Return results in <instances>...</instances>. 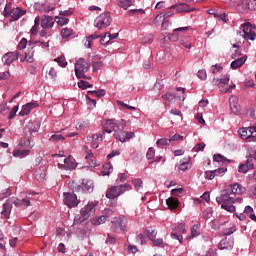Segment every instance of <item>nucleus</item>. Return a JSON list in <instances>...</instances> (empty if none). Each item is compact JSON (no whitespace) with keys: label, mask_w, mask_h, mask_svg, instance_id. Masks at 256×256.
Segmentation results:
<instances>
[{"label":"nucleus","mask_w":256,"mask_h":256,"mask_svg":"<svg viewBox=\"0 0 256 256\" xmlns=\"http://www.w3.org/2000/svg\"><path fill=\"white\" fill-rule=\"evenodd\" d=\"M213 161H216V163H225L227 161V158L221 154H215L213 156Z\"/></svg>","instance_id":"46"},{"label":"nucleus","mask_w":256,"mask_h":256,"mask_svg":"<svg viewBox=\"0 0 256 256\" xmlns=\"http://www.w3.org/2000/svg\"><path fill=\"white\" fill-rule=\"evenodd\" d=\"M242 32L240 33L241 37L246 39V41H255L256 31L254 30L251 23L247 22L241 26Z\"/></svg>","instance_id":"6"},{"label":"nucleus","mask_w":256,"mask_h":256,"mask_svg":"<svg viewBox=\"0 0 256 256\" xmlns=\"http://www.w3.org/2000/svg\"><path fill=\"white\" fill-rule=\"evenodd\" d=\"M117 239L115 238V236H113V234H108V237L106 239V243L107 245H115Z\"/></svg>","instance_id":"61"},{"label":"nucleus","mask_w":256,"mask_h":256,"mask_svg":"<svg viewBox=\"0 0 256 256\" xmlns=\"http://www.w3.org/2000/svg\"><path fill=\"white\" fill-rule=\"evenodd\" d=\"M32 45H33V42L31 41L28 42L26 38H22L18 44V49L23 50L26 47H28V49H31V47H33Z\"/></svg>","instance_id":"30"},{"label":"nucleus","mask_w":256,"mask_h":256,"mask_svg":"<svg viewBox=\"0 0 256 256\" xmlns=\"http://www.w3.org/2000/svg\"><path fill=\"white\" fill-rule=\"evenodd\" d=\"M71 35H73V29L66 27L61 30V36L63 39H69Z\"/></svg>","instance_id":"34"},{"label":"nucleus","mask_w":256,"mask_h":256,"mask_svg":"<svg viewBox=\"0 0 256 256\" xmlns=\"http://www.w3.org/2000/svg\"><path fill=\"white\" fill-rule=\"evenodd\" d=\"M227 223H229V221H225L224 223H221L218 220L214 219L210 222V227L211 229H214V231H217L221 229V226L227 225Z\"/></svg>","instance_id":"29"},{"label":"nucleus","mask_w":256,"mask_h":256,"mask_svg":"<svg viewBox=\"0 0 256 256\" xmlns=\"http://www.w3.org/2000/svg\"><path fill=\"white\" fill-rule=\"evenodd\" d=\"M117 105H119V107H122V109H128L130 111H136V109H137L133 106H129L128 104L124 103L123 101H117Z\"/></svg>","instance_id":"49"},{"label":"nucleus","mask_w":256,"mask_h":256,"mask_svg":"<svg viewBox=\"0 0 256 256\" xmlns=\"http://www.w3.org/2000/svg\"><path fill=\"white\" fill-rule=\"evenodd\" d=\"M133 5V1L131 0H120L118 1V6L121 7V9L127 10L128 7H131Z\"/></svg>","instance_id":"35"},{"label":"nucleus","mask_w":256,"mask_h":256,"mask_svg":"<svg viewBox=\"0 0 256 256\" xmlns=\"http://www.w3.org/2000/svg\"><path fill=\"white\" fill-rule=\"evenodd\" d=\"M40 23H41V18L37 16L34 20V27L31 28V35H37V33H39Z\"/></svg>","instance_id":"31"},{"label":"nucleus","mask_w":256,"mask_h":256,"mask_svg":"<svg viewBox=\"0 0 256 256\" xmlns=\"http://www.w3.org/2000/svg\"><path fill=\"white\" fill-rule=\"evenodd\" d=\"M191 235L192 237H199V235H201V230L199 228V225L192 226Z\"/></svg>","instance_id":"44"},{"label":"nucleus","mask_w":256,"mask_h":256,"mask_svg":"<svg viewBox=\"0 0 256 256\" xmlns=\"http://www.w3.org/2000/svg\"><path fill=\"white\" fill-rule=\"evenodd\" d=\"M229 74H226L223 78H213L212 85H227L229 83Z\"/></svg>","instance_id":"27"},{"label":"nucleus","mask_w":256,"mask_h":256,"mask_svg":"<svg viewBox=\"0 0 256 256\" xmlns=\"http://www.w3.org/2000/svg\"><path fill=\"white\" fill-rule=\"evenodd\" d=\"M170 9H176V13H191L193 11L188 4L172 5Z\"/></svg>","instance_id":"22"},{"label":"nucleus","mask_w":256,"mask_h":256,"mask_svg":"<svg viewBox=\"0 0 256 256\" xmlns=\"http://www.w3.org/2000/svg\"><path fill=\"white\" fill-rule=\"evenodd\" d=\"M147 236L150 238V240L152 241V239H155V237H157V230L153 229V228H148L146 230Z\"/></svg>","instance_id":"47"},{"label":"nucleus","mask_w":256,"mask_h":256,"mask_svg":"<svg viewBox=\"0 0 256 256\" xmlns=\"http://www.w3.org/2000/svg\"><path fill=\"white\" fill-rule=\"evenodd\" d=\"M64 205H67L70 209L72 207H77L79 205V200H77V195L71 192H64Z\"/></svg>","instance_id":"11"},{"label":"nucleus","mask_w":256,"mask_h":256,"mask_svg":"<svg viewBox=\"0 0 256 256\" xmlns=\"http://www.w3.org/2000/svg\"><path fill=\"white\" fill-rule=\"evenodd\" d=\"M127 218L119 217L112 221V229L114 233H121V231H127Z\"/></svg>","instance_id":"8"},{"label":"nucleus","mask_w":256,"mask_h":256,"mask_svg":"<svg viewBox=\"0 0 256 256\" xmlns=\"http://www.w3.org/2000/svg\"><path fill=\"white\" fill-rule=\"evenodd\" d=\"M213 171H214L215 177H223V175H225V173H227V168H218Z\"/></svg>","instance_id":"48"},{"label":"nucleus","mask_w":256,"mask_h":256,"mask_svg":"<svg viewBox=\"0 0 256 256\" xmlns=\"http://www.w3.org/2000/svg\"><path fill=\"white\" fill-rule=\"evenodd\" d=\"M17 111H19V106H14L8 115V119H15Z\"/></svg>","instance_id":"60"},{"label":"nucleus","mask_w":256,"mask_h":256,"mask_svg":"<svg viewBox=\"0 0 256 256\" xmlns=\"http://www.w3.org/2000/svg\"><path fill=\"white\" fill-rule=\"evenodd\" d=\"M31 153V150L26 149V150H15L13 152V155L15 157H20V159H23V157H27Z\"/></svg>","instance_id":"32"},{"label":"nucleus","mask_w":256,"mask_h":256,"mask_svg":"<svg viewBox=\"0 0 256 256\" xmlns=\"http://www.w3.org/2000/svg\"><path fill=\"white\" fill-rule=\"evenodd\" d=\"M95 207L97 202L88 203L85 207L80 210L81 221H87L91 215H95Z\"/></svg>","instance_id":"9"},{"label":"nucleus","mask_w":256,"mask_h":256,"mask_svg":"<svg viewBox=\"0 0 256 256\" xmlns=\"http://www.w3.org/2000/svg\"><path fill=\"white\" fill-rule=\"evenodd\" d=\"M35 46H32L31 49H35V47H42L43 49L49 48V42L45 41H36L34 42Z\"/></svg>","instance_id":"45"},{"label":"nucleus","mask_w":256,"mask_h":256,"mask_svg":"<svg viewBox=\"0 0 256 256\" xmlns=\"http://www.w3.org/2000/svg\"><path fill=\"white\" fill-rule=\"evenodd\" d=\"M162 99H164L165 101H170V103H171V102L175 101V95L173 93L168 92L162 96Z\"/></svg>","instance_id":"56"},{"label":"nucleus","mask_w":256,"mask_h":256,"mask_svg":"<svg viewBox=\"0 0 256 256\" xmlns=\"http://www.w3.org/2000/svg\"><path fill=\"white\" fill-rule=\"evenodd\" d=\"M166 205L169 209H177L179 207V200L175 199L174 197H170L166 200Z\"/></svg>","instance_id":"28"},{"label":"nucleus","mask_w":256,"mask_h":256,"mask_svg":"<svg viewBox=\"0 0 256 256\" xmlns=\"http://www.w3.org/2000/svg\"><path fill=\"white\" fill-rule=\"evenodd\" d=\"M205 179H208V181H213L215 179V172L213 170H208L204 174Z\"/></svg>","instance_id":"54"},{"label":"nucleus","mask_w":256,"mask_h":256,"mask_svg":"<svg viewBox=\"0 0 256 256\" xmlns=\"http://www.w3.org/2000/svg\"><path fill=\"white\" fill-rule=\"evenodd\" d=\"M129 15H145V11L143 9H131L128 11Z\"/></svg>","instance_id":"55"},{"label":"nucleus","mask_w":256,"mask_h":256,"mask_svg":"<svg viewBox=\"0 0 256 256\" xmlns=\"http://www.w3.org/2000/svg\"><path fill=\"white\" fill-rule=\"evenodd\" d=\"M233 245H235V242L233 241L232 238H224L220 241L218 244L219 249H228L231 250L233 249Z\"/></svg>","instance_id":"21"},{"label":"nucleus","mask_w":256,"mask_h":256,"mask_svg":"<svg viewBox=\"0 0 256 256\" xmlns=\"http://www.w3.org/2000/svg\"><path fill=\"white\" fill-rule=\"evenodd\" d=\"M39 104L37 102H30L22 106L21 111L19 112L20 117H25V115H29L33 109H37Z\"/></svg>","instance_id":"17"},{"label":"nucleus","mask_w":256,"mask_h":256,"mask_svg":"<svg viewBox=\"0 0 256 256\" xmlns=\"http://www.w3.org/2000/svg\"><path fill=\"white\" fill-rule=\"evenodd\" d=\"M232 59H237V57H241V50L237 44H233V49L231 50Z\"/></svg>","instance_id":"36"},{"label":"nucleus","mask_w":256,"mask_h":256,"mask_svg":"<svg viewBox=\"0 0 256 256\" xmlns=\"http://www.w3.org/2000/svg\"><path fill=\"white\" fill-rule=\"evenodd\" d=\"M156 145H171V139L169 138H162L158 139Z\"/></svg>","instance_id":"58"},{"label":"nucleus","mask_w":256,"mask_h":256,"mask_svg":"<svg viewBox=\"0 0 256 256\" xmlns=\"http://www.w3.org/2000/svg\"><path fill=\"white\" fill-rule=\"evenodd\" d=\"M238 133L241 139H245L249 143H251V141H256V137L253 136V133H256V126L239 129Z\"/></svg>","instance_id":"10"},{"label":"nucleus","mask_w":256,"mask_h":256,"mask_svg":"<svg viewBox=\"0 0 256 256\" xmlns=\"http://www.w3.org/2000/svg\"><path fill=\"white\" fill-rule=\"evenodd\" d=\"M85 127H87V122H85V120H79L76 124V129H85Z\"/></svg>","instance_id":"64"},{"label":"nucleus","mask_w":256,"mask_h":256,"mask_svg":"<svg viewBox=\"0 0 256 256\" xmlns=\"http://www.w3.org/2000/svg\"><path fill=\"white\" fill-rule=\"evenodd\" d=\"M3 15L4 17H12L13 21H19V19L25 15V10H21L20 8H14L11 10V5H6Z\"/></svg>","instance_id":"7"},{"label":"nucleus","mask_w":256,"mask_h":256,"mask_svg":"<svg viewBox=\"0 0 256 256\" xmlns=\"http://www.w3.org/2000/svg\"><path fill=\"white\" fill-rule=\"evenodd\" d=\"M251 169H255V164H253V158H248L246 163L239 165L238 172L247 173L248 171H251Z\"/></svg>","instance_id":"19"},{"label":"nucleus","mask_w":256,"mask_h":256,"mask_svg":"<svg viewBox=\"0 0 256 256\" xmlns=\"http://www.w3.org/2000/svg\"><path fill=\"white\" fill-rule=\"evenodd\" d=\"M211 217H213V209L207 208L202 212L203 219H211Z\"/></svg>","instance_id":"43"},{"label":"nucleus","mask_w":256,"mask_h":256,"mask_svg":"<svg viewBox=\"0 0 256 256\" xmlns=\"http://www.w3.org/2000/svg\"><path fill=\"white\" fill-rule=\"evenodd\" d=\"M174 231H176V233L181 235V234L185 233L187 230L185 229V224H179L178 226H176L174 228Z\"/></svg>","instance_id":"57"},{"label":"nucleus","mask_w":256,"mask_h":256,"mask_svg":"<svg viewBox=\"0 0 256 256\" xmlns=\"http://www.w3.org/2000/svg\"><path fill=\"white\" fill-rule=\"evenodd\" d=\"M231 195L230 190H222L221 195L216 198V201L219 205H221V203H235V198H233Z\"/></svg>","instance_id":"14"},{"label":"nucleus","mask_w":256,"mask_h":256,"mask_svg":"<svg viewBox=\"0 0 256 256\" xmlns=\"http://www.w3.org/2000/svg\"><path fill=\"white\" fill-rule=\"evenodd\" d=\"M94 187L95 185L93 184V180L84 178L82 180V186H76L73 191H75L76 193H79L81 191H87L88 193H91L93 192Z\"/></svg>","instance_id":"12"},{"label":"nucleus","mask_w":256,"mask_h":256,"mask_svg":"<svg viewBox=\"0 0 256 256\" xmlns=\"http://www.w3.org/2000/svg\"><path fill=\"white\" fill-rule=\"evenodd\" d=\"M155 157V149L153 147H150L146 153L147 159H153Z\"/></svg>","instance_id":"63"},{"label":"nucleus","mask_w":256,"mask_h":256,"mask_svg":"<svg viewBox=\"0 0 256 256\" xmlns=\"http://www.w3.org/2000/svg\"><path fill=\"white\" fill-rule=\"evenodd\" d=\"M39 131V123L30 121L24 127V135L31 137L33 133H37Z\"/></svg>","instance_id":"16"},{"label":"nucleus","mask_w":256,"mask_h":256,"mask_svg":"<svg viewBox=\"0 0 256 256\" xmlns=\"http://www.w3.org/2000/svg\"><path fill=\"white\" fill-rule=\"evenodd\" d=\"M55 25L53 16L43 15L41 17V27L43 29H51Z\"/></svg>","instance_id":"18"},{"label":"nucleus","mask_w":256,"mask_h":256,"mask_svg":"<svg viewBox=\"0 0 256 256\" xmlns=\"http://www.w3.org/2000/svg\"><path fill=\"white\" fill-rule=\"evenodd\" d=\"M111 25V13L104 12L100 14L96 19L94 20V27L98 29L99 31H103V29H107Z\"/></svg>","instance_id":"5"},{"label":"nucleus","mask_w":256,"mask_h":256,"mask_svg":"<svg viewBox=\"0 0 256 256\" xmlns=\"http://www.w3.org/2000/svg\"><path fill=\"white\" fill-rule=\"evenodd\" d=\"M50 141H52V143H58V141H65V138L61 134H53L50 137Z\"/></svg>","instance_id":"41"},{"label":"nucleus","mask_w":256,"mask_h":256,"mask_svg":"<svg viewBox=\"0 0 256 256\" xmlns=\"http://www.w3.org/2000/svg\"><path fill=\"white\" fill-rule=\"evenodd\" d=\"M19 147H23L24 149H32L31 145V136H27L24 134V137L20 139Z\"/></svg>","instance_id":"23"},{"label":"nucleus","mask_w":256,"mask_h":256,"mask_svg":"<svg viewBox=\"0 0 256 256\" xmlns=\"http://www.w3.org/2000/svg\"><path fill=\"white\" fill-rule=\"evenodd\" d=\"M78 87H79L80 89H89V87H93V85L89 84V82H87V81L81 80V81L78 83Z\"/></svg>","instance_id":"59"},{"label":"nucleus","mask_w":256,"mask_h":256,"mask_svg":"<svg viewBox=\"0 0 256 256\" xmlns=\"http://www.w3.org/2000/svg\"><path fill=\"white\" fill-rule=\"evenodd\" d=\"M177 93L174 97L179 99V101H183L185 99V88H176Z\"/></svg>","instance_id":"37"},{"label":"nucleus","mask_w":256,"mask_h":256,"mask_svg":"<svg viewBox=\"0 0 256 256\" xmlns=\"http://www.w3.org/2000/svg\"><path fill=\"white\" fill-rule=\"evenodd\" d=\"M127 127V122L123 119L121 120H107L105 125L103 126L102 132L93 134L92 136L87 137V142L90 143L92 149H97L99 147V143L105 139V133H113L114 137L117 141L121 143H125L127 139H133L135 133L133 132H125L123 129Z\"/></svg>","instance_id":"1"},{"label":"nucleus","mask_w":256,"mask_h":256,"mask_svg":"<svg viewBox=\"0 0 256 256\" xmlns=\"http://www.w3.org/2000/svg\"><path fill=\"white\" fill-rule=\"evenodd\" d=\"M133 186L129 183H124L119 186H111L106 191V197L107 199H117V197H121L124 193H127V191H132Z\"/></svg>","instance_id":"3"},{"label":"nucleus","mask_w":256,"mask_h":256,"mask_svg":"<svg viewBox=\"0 0 256 256\" xmlns=\"http://www.w3.org/2000/svg\"><path fill=\"white\" fill-rule=\"evenodd\" d=\"M238 9L241 13H249V11H255L256 0H243L242 3L238 5Z\"/></svg>","instance_id":"13"},{"label":"nucleus","mask_w":256,"mask_h":256,"mask_svg":"<svg viewBox=\"0 0 256 256\" xmlns=\"http://www.w3.org/2000/svg\"><path fill=\"white\" fill-rule=\"evenodd\" d=\"M46 177H47V173L36 171V179H37L40 183H43V181H45V178H46Z\"/></svg>","instance_id":"51"},{"label":"nucleus","mask_w":256,"mask_h":256,"mask_svg":"<svg viewBox=\"0 0 256 256\" xmlns=\"http://www.w3.org/2000/svg\"><path fill=\"white\" fill-rule=\"evenodd\" d=\"M231 187V194L233 195H243L245 193V187L241 186L239 183H235L230 186Z\"/></svg>","instance_id":"25"},{"label":"nucleus","mask_w":256,"mask_h":256,"mask_svg":"<svg viewBox=\"0 0 256 256\" xmlns=\"http://www.w3.org/2000/svg\"><path fill=\"white\" fill-rule=\"evenodd\" d=\"M111 171H113V167H111V164L104 165V170L102 171V175L107 176L111 175Z\"/></svg>","instance_id":"53"},{"label":"nucleus","mask_w":256,"mask_h":256,"mask_svg":"<svg viewBox=\"0 0 256 256\" xmlns=\"http://www.w3.org/2000/svg\"><path fill=\"white\" fill-rule=\"evenodd\" d=\"M221 208L225 209V211H228L229 213H233L235 211L233 203H222Z\"/></svg>","instance_id":"39"},{"label":"nucleus","mask_w":256,"mask_h":256,"mask_svg":"<svg viewBox=\"0 0 256 256\" xmlns=\"http://www.w3.org/2000/svg\"><path fill=\"white\" fill-rule=\"evenodd\" d=\"M163 21H165V17L163 16V13H160L155 17L153 23L154 25H161Z\"/></svg>","instance_id":"50"},{"label":"nucleus","mask_w":256,"mask_h":256,"mask_svg":"<svg viewBox=\"0 0 256 256\" xmlns=\"http://www.w3.org/2000/svg\"><path fill=\"white\" fill-rule=\"evenodd\" d=\"M91 68V64L87 62V60L80 58L75 63V74L78 79H91L90 77H87L85 73L89 71Z\"/></svg>","instance_id":"4"},{"label":"nucleus","mask_w":256,"mask_h":256,"mask_svg":"<svg viewBox=\"0 0 256 256\" xmlns=\"http://www.w3.org/2000/svg\"><path fill=\"white\" fill-rule=\"evenodd\" d=\"M247 61V56H243L241 58H238L230 64L231 69H239L240 67H243L245 65V62Z\"/></svg>","instance_id":"24"},{"label":"nucleus","mask_w":256,"mask_h":256,"mask_svg":"<svg viewBox=\"0 0 256 256\" xmlns=\"http://www.w3.org/2000/svg\"><path fill=\"white\" fill-rule=\"evenodd\" d=\"M229 103L232 113H234V115H239L241 111V107L239 106V98H237V96H232L229 99Z\"/></svg>","instance_id":"20"},{"label":"nucleus","mask_w":256,"mask_h":256,"mask_svg":"<svg viewBox=\"0 0 256 256\" xmlns=\"http://www.w3.org/2000/svg\"><path fill=\"white\" fill-rule=\"evenodd\" d=\"M64 163L66 171H72V169H75V167H77L75 159H73V157L71 156H68L66 159H64Z\"/></svg>","instance_id":"26"},{"label":"nucleus","mask_w":256,"mask_h":256,"mask_svg":"<svg viewBox=\"0 0 256 256\" xmlns=\"http://www.w3.org/2000/svg\"><path fill=\"white\" fill-rule=\"evenodd\" d=\"M56 23L63 27V25H67L69 23V18L56 16Z\"/></svg>","instance_id":"42"},{"label":"nucleus","mask_w":256,"mask_h":256,"mask_svg":"<svg viewBox=\"0 0 256 256\" xmlns=\"http://www.w3.org/2000/svg\"><path fill=\"white\" fill-rule=\"evenodd\" d=\"M45 77L50 81H55V79L57 78V70H55V68H50L49 71L46 72Z\"/></svg>","instance_id":"33"},{"label":"nucleus","mask_w":256,"mask_h":256,"mask_svg":"<svg viewBox=\"0 0 256 256\" xmlns=\"http://www.w3.org/2000/svg\"><path fill=\"white\" fill-rule=\"evenodd\" d=\"M19 59V52L14 51V52H8L2 56V63L4 65H12V63H15Z\"/></svg>","instance_id":"15"},{"label":"nucleus","mask_w":256,"mask_h":256,"mask_svg":"<svg viewBox=\"0 0 256 256\" xmlns=\"http://www.w3.org/2000/svg\"><path fill=\"white\" fill-rule=\"evenodd\" d=\"M90 95H95L96 97H105V90L101 89V90H97V91H91L89 92Z\"/></svg>","instance_id":"62"},{"label":"nucleus","mask_w":256,"mask_h":256,"mask_svg":"<svg viewBox=\"0 0 256 256\" xmlns=\"http://www.w3.org/2000/svg\"><path fill=\"white\" fill-rule=\"evenodd\" d=\"M54 61H56V63H58V65L60 67H67V61L65 60V57H63V56L56 58Z\"/></svg>","instance_id":"52"},{"label":"nucleus","mask_w":256,"mask_h":256,"mask_svg":"<svg viewBox=\"0 0 256 256\" xmlns=\"http://www.w3.org/2000/svg\"><path fill=\"white\" fill-rule=\"evenodd\" d=\"M13 205H15L16 207H29L31 205V194H29L23 199H18V198L8 199L3 204V208L1 211V215L2 217H4V219H9L11 215V209H13Z\"/></svg>","instance_id":"2"},{"label":"nucleus","mask_w":256,"mask_h":256,"mask_svg":"<svg viewBox=\"0 0 256 256\" xmlns=\"http://www.w3.org/2000/svg\"><path fill=\"white\" fill-rule=\"evenodd\" d=\"M236 231L235 224H232L230 227L223 230L222 235H233Z\"/></svg>","instance_id":"40"},{"label":"nucleus","mask_w":256,"mask_h":256,"mask_svg":"<svg viewBox=\"0 0 256 256\" xmlns=\"http://www.w3.org/2000/svg\"><path fill=\"white\" fill-rule=\"evenodd\" d=\"M132 184L134 185L136 191H141V189H143V180L141 179L132 180Z\"/></svg>","instance_id":"38"}]
</instances>
